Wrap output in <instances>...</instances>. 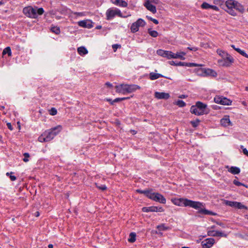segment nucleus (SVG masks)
<instances>
[{
	"mask_svg": "<svg viewBox=\"0 0 248 248\" xmlns=\"http://www.w3.org/2000/svg\"><path fill=\"white\" fill-rule=\"evenodd\" d=\"M118 6L123 7H126L127 6V3L126 1L123 0H120Z\"/></svg>",
	"mask_w": 248,
	"mask_h": 248,
	"instance_id": "c9c22d12",
	"label": "nucleus"
},
{
	"mask_svg": "<svg viewBox=\"0 0 248 248\" xmlns=\"http://www.w3.org/2000/svg\"><path fill=\"white\" fill-rule=\"evenodd\" d=\"M120 0H112L111 1L113 4L118 6Z\"/></svg>",
	"mask_w": 248,
	"mask_h": 248,
	"instance_id": "3c124183",
	"label": "nucleus"
},
{
	"mask_svg": "<svg viewBox=\"0 0 248 248\" xmlns=\"http://www.w3.org/2000/svg\"><path fill=\"white\" fill-rule=\"evenodd\" d=\"M62 130V127L58 125L45 131L38 139L41 142H48L53 140Z\"/></svg>",
	"mask_w": 248,
	"mask_h": 248,
	"instance_id": "7ed1b4c3",
	"label": "nucleus"
},
{
	"mask_svg": "<svg viewBox=\"0 0 248 248\" xmlns=\"http://www.w3.org/2000/svg\"><path fill=\"white\" fill-rule=\"evenodd\" d=\"M203 72L202 76H212L215 77L217 76V72L213 69L207 68L202 69Z\"/></svg>",
	"mask_w": 248,
	"mask_h": 248,
	"instance_id": "a211bd4d",
	"label": "nucleus"
},
{
	"mask_svg": "<svg viewBox=\"0 0 248 248\" xmlns=\"http://www.w3.org/2000/svg\"><path fill=\"white\" fill-rule=\"evenodd\" d=\"M157 228L159 231H165L168 230L169 227L166 226L164 224H161L160 225H158L157 227Z\"/></svg>",
	"mask_w": 248,
	"mask_h": 248,
	"instance_id": "473e14b6",
	"label": "nucleus"
},
{
	"mask_svg": "<svg viewBox=\"0 0 248 248\" xmlns=\"http://www.w3.org/2000/svg\"><path fill=\"white\" fill-rule=\"evenodd\" d=\"M210 9H212L213 10H214L215 11H218V10H219L218 7H217V6H215V5H211V7H210Z\"/></svg>",
	"mask_w": 248,
	"mask_h": 248,
	"instance_id": "8fccbe9b",
	"label": "nucleus"
},
{
	"mask_svg": "<svg viewBox=\"0 0 248 248\" xmlns=\"http://www.w3.org/2000/svg\"><path fill=\"white\" fill-rule=\"evenodd\" d=\"M235 50H236L237 52H238L239 53V52L241 51V49L237 47L236 48H235Z\"/></svg>",
	"mask_w": 248,
	"mask_h": 248,
	"instance_id": "052dcab7",
	"label": "nucleus"
},
{
	"mask_svg": "<svg viewBox=\"0 0 248 248\" xmlns=\"http://www.w3.org/2000/svg\"><path fill=\"white\" fill-rule=\"evenodd\" d=\"M146 22L142 18H139L136 21L133 22L130 27V31L132 33L137 32L139 31L140 27H144Z\"/></svg>",
	"mask_w": 248,
	"mask_h": 248,
	"instance_id": "1a4fd4ad",
	"label": "nucleus"
},
{
	"mask_svg": "<svg viewBox=\"0 0 248 248\" xmlns=\"http://www.w3.org/2000/svg\"><path fill=\"white\" fill-rule=\"evenodd\" d=\"M214 101L216 103L223 105H230L232 103V101L230 99H228L226 97L219 96H216L214 98Z\"/></svg>",
	"mask_w": 248,
	"mask_h": 248,
	"instance_id": "9b49d317",
	"label": "nucleus"
},
{
	"mask_svg": "<svg viewBox=\"0 0 248 248\" xmlns=\"http://www.w3.org/2000/svg\"><path fill=\"white\" fill-rule=\"evenodd\" d=\"M106 16L107 19L108 20L113 18L116 16L121 17H127V16H123L121 11L116 8L108 9L106 12Z\"/></svg>",
	"mask_w": 248,
	"mask_h": 248,
	"instance_id": "6e6552de",
	"label": "nucleus"
},
{
	"mask_svg": "<svg viewBox=\"0 0 248 248\" xmlns=\"http://www.w3.org/2000/svg\"><path fill=\"white\" fill-rule=\"evenodd\" d=\"M186 62H179L178 63H177L176 64V65H178V66H186Z\"/></svg>",
	"mask_w": 248,
	"mask_h": 248,
	"instance_id": "09e8293b",
	"label": "nucleus"
},
{
	"mask_svg": "<svg viewBox=\"0 0 248 248\" xmlns=\"http://www.w3.org/2000/svg\"><path fill=\"white\" fill-rule=\"evenodd\" d=\"M152 21H153L155 24H158V20H156V19H154H154L152 20Z\"/></svg>",
	"mask_w": 248,
	"mask_h": 248,
	"instance_id": "4d7b16f0",
	"label": "nucleus"
},
{
	"mask_svg": "<svg viewBox=\"0 0 248 248\" xmlns=\"http://www.w3.org/2000/svg\"><path fill=\"white\" fill-rule=\"evenodd\" d=\"M226 168L228 169L229 172L233 174H238L240 172V169L237 167H229V166H227Z\"/></svg>",
	"mask_w": 248,
	"mask_h": 248,
	"instance_id": "412c9836",
	"label": "nucleus"
},
{
	"mask_svg": "<svg viewBox=\"0 0 248 248\" xmlns=\"http://www.w3.org/2000/svg\"><path fill=\"white\" fill-rule=\"evenodd\" d=\"M186 66L188 67H193V66H202L201 64H198L195 63H186Z\"/></svg>",
	"mask_w": 248,
	"mask_h": 248,
	"instance_id": "37998d69",
	"label": "nucleus"
},
{
	"mask_svg": "<svg viewBox=\"0 0 248 248\" xmlns=\"http://www.w3.org/2000/svg\"><path fill=\"white\" fill-rule=\"evenodd\" d=\"M239 54H240L243 56L248 58V55L244 50H241L239 52Z\"/></svg>",
	"mask_w": 248,
	"mask_h": 248,
	"instance_id": "a18cd8bd",
	"label": "nucleus"
},
{
	"mask_svg": "<svg viewBox=\"0 0 248 248\" xmlns=\"http://www.w3.org/2000/svg\"><path fill=\"white\" fill-rule=\"evenodd\" d=\"M155 97L157 99H168L170 95L169 93L156 92L155 93Z\"/></svg>",
	"mask_w": 248,
	"mask_h": 248,
	"instance_id": "dca6fc26",
	"label": "nucleus"
},
{
	"mask_svg": "<svg viewBox=\"0 0 248 248\" xmlns=\"http://www.w3.org/2000/svg\"><path fill=\"white\" fill-rule=\"evenodd\" d=\"M7 125L8 128L10 130H12L13 129V127H12V124H11V123H7Z\"/></svg>",
	"mask_w": 248,
	"mask_h": 248,
	"instance_id": "864d4df0",
	"label": "nucleus"
},
{
	"mask_svg": "<svg viewBox=\"0 0 248 248\" xmlns=\"http://www.w3.org/2000/svg\"><path fill=\"white\" fill-rule=\"evenodd\" d=\"M127 98H125V97H123V98H116L114 101L113 102H118V101H121V100H125L126 99H127Z\"/></svg>",
	"mask_w": 248,
	"mask_h": 248,
	"instance_id": "de8ad7c7",
	"label": "nucleus"
},
{
	"mask_svg": "<svg viewBox=\"0 0 248 248\" xmlns=\"http://www.w3.org/2000/svg\"><path fill=\"white\" fill-rule=\"evenodd\" d=\"M57 109L54 108H51L50 110H49V114L51 115H52V116H54V115H55L57 114Z\"/></svg>",
	"mask_w": 248,
	"mask_h": 248,
	"instance_id": "58836bf2",
	"label": "nucleus"
},
{
	"mask_svg": "<svg viewBox=\"0 0 248 248\" xmlns=\"http://www.w3.org/2000/svg\"><path fill=\"white\" fill-rule=\"evenodd\" d=\"M207 234L208 236H220V237H226L227 235L224 234L222 232L217 231H213V230H209L207 232Z\"/></svg>",
	"mask_w": 248,
	"mask_h": 248,
	"instance_id": "6ab92c4d",
	"label": "nucleus"
},
{
	"mask_svg": "<svg viewBox=\"0 0 248 248\" xmlns=\"http://www.w3.org/2000/svg\"><path fill=\"white\" fill-rule=\"evenodd\" d=\"M105 85L107 86L108 87H110L112 86V84L110 83L109 82H107Z\"/></svg>",
	"mask_w": 248,
	"mask_h": 248,
	"instance_id": "13d9d810",
	"label": "nucleus"
},
{
	"mask_svg": "<svg viewBox=\"0 0 248 248\" xmlns=\"http://www.w3.org/2000/svg\"><path fill=\"white\" fill-rule=\"evenodd\" d=\"M231 47H232V48H233L234 50H235V48H237V47H236L235 46H234V45H231Z\"/></svg>",
	"mask_w": 248,
	"mask_h": 248,
	"instance_id": "0e129e2a",
	"label": "nucleus"
},
{
	"mask_svg": "<svg viewBox=\"0 0 248 248\" xmlns=\"http://www.w3.org/2000/svg\"><path fill=\"white\" fill-rule=\"evenodd\" d=\"M10 178L11 180L12 181H15L16 180V177L14 175H12V174H11L10 175Z\"/></svg>",
	"mask_w": 248,
	"mask_h": 248,
	"instance_id": "603ef678",
	"label": "nucleus"
},
{
	"mask_svg": "<svg viewBox=\"0 0 248 248\" xmlns=\"http://www.w3.org/2000/svg\"><path fill=\"white\" fill-rule=\"evenodd\" d=\"M199 123L200 121L198 119L191 122L192 125L194 127H196L199 125Z\"/></svg>",
	"mask_w": 248,
	"mask_h": 248,
	"instance_id": "ea45409f",
	"label": "nucleus"
},
{
	"mask_svg": "<svg viewBox=\"0 0 248 248\" xmlns=\"http://www.w3.org/2000/svg\"><path fill=\"white\" fill-rule=\"evenodd\" d=\"M176 104L180 107H183L186 106V103L181 100H179L176 102Z\"/></svg>",
	"mask_w": 248,
	"mask_h": 248,
	"instance_id": "72a5a7b5",
	"label": "nucleus"
},
{
	"mask_svg": "<svg viewBox=\"0 0 248 248\" xmlns=\"http://www.w3.org/2000/svg\"><path fill=\"white\" fill-rule=\"evenodd\" d=\"M99 189H101L103 190H105L107 188V187L105 185H103L100 186H98Z\"/></svg>",
	"mask_w": 248,
	"mask_h": 248,
	"instance_id": "5fc2aeb1",
	"label": "nucleus"
},
{
	"mask_svg": "<svg viewBox=\"0 0 248 248\" xmlns=\"http://www.w3.org/2000/svg\"><path fill=\"white\" fill-rule=\"evenodd\" d=\"M217 3L220 5V6L224 8L229 14L232 16L236 15L235 10L240 12H243L244 8L243 6L237 1L234 0H228L224 4V2L221 0H217Z\"/></svg>",
	"mask_w": 248,
	"mask_h": 248,
	"instance_id": "f03ea898",
	"label": "nucleus"
},
{
	"mask_svg": "<svg viewBox=\"0 0 248 248\" xmlns=\"http://www.w3.org/2000/svg\"><path fill=\"white\" fill-rule=\"evenodd\" d=\"M149 199L161 203H165L166 200L165 197L158 193L152 192L149 195Z\"/></svg>",
	"mask_w": 248,
	"mask_h": 248,
	"instance_id": "9d476101",
	"label": "nucleus"
},
{
	"mask_svg": "<svg viewBox=\"0 0 248 248\" xmlns=\"http://www.w3.org/2000/svg\"><path fill=\"white\" fill-rule=\"evenodd\" d=\"M170 62V64H171V65H176V63H175V62L174 61H170L169 62Z\"/></svg>",
	"mask_w": 248,
	"mask_h": 248,
	"instance_id": "bf43d9fd",
	"label": "nucleus"
},
{
	"mask_svg": "<svg viewBox=\"0 0 248 248\" xmlns=\"http://www.w3.org/2000/svg\"><path fill=\"white\" fill-rule=\"evenodd\" d=\"M235 202H232V201H225V203L226 205H228L231 207H234V203Z\"/></svg>",
	"mask_w": 248,
	"mask_h": 248,
	"instance_id": "e433bc0d",
	"label": "nucleus"
},
{
	"mask_svg": "<svg viewBox=\"0 0 248 248\" xmlns=\"http://www.w3.org/2000/svg\"><path fill=\"white\" fill-rule=\"evenodd\" d=\"M149 34L153 37H156L158 36V32L156 31L152 30L151 29H148Z\"/></svg>",
	"mask_w": 248,
	"mask_h": 248,
	"instance_id": "c756f323",
	"label": "nucleus"
},
{
	"mask_svg": "<svg viewBox=\"0 0 248 248\" xmlns=\"http://www.w3.org/2000/svg\"><path fill=\"white\" fill-rule=\"evenodd\" d=\"M86 15V12H73L70 14V17L71 18H77L78 17L84 16Z\"/></svg>",
	"mask_w": 248,
	"mask_h": 248,
	"instance_id": "5701e85b",
	"label": "nucleus"
},
{
	"mask_svg": "<svg viewBox=\"0 0 248 248\" xmlns=\"http://www.w3.org/2000/svg\"><path fill=\"white\" fill-rule=\"evenodd\" d=\"M217 53L219 56H220L221 57V58L227 56L229 54V53L226 51L222 50L220 49H217Z\"/></svg>",
	"mask_w": 248,
	"mask_h": 248,
	"instance_id": "a878e982",
	"label": "nucleus"
},
{
	"mask_svg": "<svg viewBox=\"0 0 248 248\" xmlns=\"http://www.w3.org/2000/svg\"><path fill=\"white\" fill-rule=\"evenodd\" d=\"M136 233L134 232H131L129 235V237L128 238V241L131 243L134 242L136 240Z\"/></svg>",
	"mask_w": 248,
	"mask_h": 248,
	"instance_id": "cd10ccee",
	"label": "nucleus"
},
{
	"mask_svg": "<svg viewBox=\"0 0 248 248\" xmlns=\"http://www.w3.org/2000/svg\"><path fill=\"white\" fill-rule=\"evenodd\" d=\"M162 75L160 74H158V73H154V72H152L150 74V78L151 79V80H155L156 79H157L160 77H162Z\"/></svg>",
	"mask_w": 248,
	"mask_h": 248,
	"instance_id": "393cba45",
	"label": "nucleus"
},
{
	"mask_svg": "<svg viewBox=\"0 0 248 248\" xmlns=\"http://www.w3.org/2000/svg\"><path fill=\"white\" fill-rule=\"evenodd\" d=\"M142 211L144 212H163L164 210L162 207L152 206L150 207H144L142 208Z\"/></svg>",
	"mask_w": 248,
	"mask_h": 248,
	"instance_id": "f8f14e48",
	"label": "nucleus"
},
{
	"mask_svg": "<svg viewBox=\"0 0 248 248\" xmlns=\"http://www.w3.org/2000/svg\"><path fill=\"white\" fill-rule=\"evenodd\" d=\"M78 52L80 55L83 56L87 54L88 51L84 46H80L78 47Z\"/></svg>",
	"mask_w": 248,
	"mask_h": 248,
	"instance_id": "b1692460",
	"label": "nucleus"
},
{
	"mask_svg": "<svg viewBox=\"0 0 248 248\" xmlns=\"http://www.w3.org/2000/svg\"><path fill=\"white\" fill-rule=\"evenodd\" d=\"M187 49L190 50H193V51H196L197 50V48L196 47H188Z\"/></svg>",
	"mask_w": 248,
	"mask_h": 248,
	"instance_id": "6e6d98bb",
	"label": "nucleus"
},
{
	"mask_svg": "<svg viewBox=\"0 0 248 248\" xmlns=\"http://www.w3.org/2000/svg\"><path fill=\"white\" fill-rule=\"evenodd\" d=\"M215 243V240L213 238H208L203 240L202 243V248H211Z\"/></svg>",
	"mask_w": 248,
	"mask_h": 248,
	"instance_id": "ddd939ff",
	"label": "nucleus"
},
{
	"mask_svg": "<svg viewBox=\"0 0 248 248\" xmlns=\"http://www.w3.org/2000/svg\"><path fill=\"white\" fill-rule=\"evenodd\" d=\"M145 7L150 11L155 14L156 12V9L155 6L151 3L149 1H146L144 3Z\"/></svg>",
	"mask_w": 248,
	"mask_h": 248,
	"instance_id": "4be33fe9",
	"label": "nucleus"
},
{
	"mask_svg": "<svg viewBox=\"0 0 248 248\" xmlns=\"http://www.w3.org/2000/svg\"><path fill=\"white\" fill-rule=\"evenodd\" d=\"M206 108V104L201 102H197L195 105L191 107L190 111L192 113L196 115H202L208 113Z\"/></svg>",
	"mask_w": 248,
	"mask_h": 248,
	"instance_id": "423d86ee",
	"label": "nucleus"
},
{
	"mask_svg": "<svg viewBox=\"0 0 248 248\" xmlns=\"http://www.w3.org/2000/svg\"><path fill=\"white\" fill-rule=\"evenodd\" d=\"M24 158L23 159V160L25 162H27L29 161V157H30V155L27 153H25L24 154Z\"/></svg>",
	"mask_w": 248,
	"mask_h": 248,
	"instance_id": "79ce46f5",
	"label": "nucleus"
},
{
	"mask_svg": "<svg viewBox=\"0 0 248 248\" xmlns=\"http://www.w3.org/2000/svg\"><path fill=\"white\" fill-rule=\"evenodd\" d=\"M51 31L56 34H58L60 33V28L57 26L52 27L51 28Z\"/></svg>",
	"mask_w": 248,
	"mask_h": 248,
	"instance_id": "2f4dec72",
	"label": "nucleus"
},
{
	"mask_svg": "<svg viewBox=\"0 0 248 248\" xmlns=\"http://www.w3.org/2000/svg\"><path fill=\"white\" fill-rule=\"evenodd\" d=\"M78 24L80 27L88 29H91L93 27V22L89 19L79 21Z\"/></svg>",
	"mask_w": 248,
	"mask_h": 248,
	"instance_id": "2eb2a0df",
	"label": "nucleus"
},
{
	"mask_svg": "<svg viewBox=\"0 0 248 248\" xmlns=\"http://www.w3.org/2000/svg\"><path fill=\"white\" fill-rule=\"evenodd\" d=\"M53 246L52 244H49L48 246V248H53Z\"/></svg>",
	"mask_w": 248,
	"mask_h": 248,
	"instance_id": "680f3d73",
	"label": "nucleus"
},
{
	"mask_svg": "<svg viewBox=\"0 0 248 248\" xmlns=\"http://www.w3.org/2000/svg\"><path fill=\"white\" fill-rule=\"evenodd\" d=\"M136 191L138 192V193H141V194H144L145 195H146L148 198H149V195L151 194V190H140V189H137L136 190Z\"/></svg>",
	"mask_w": 248,
	"mask_h": 248,
	"instance_id": "bb28decb",
	"label": "nucleus"
},
{
	"mask_svg": "<svg viewBox=\"0 0 248 248\" xmlns=\"http://www.w3.org/2000/svg\"><path fill=\"white\" fill-rule=\"evenodd\" d=\"M13 174V172H10V173H9V172H7V173H6V175H7V176H10V175L11 174Z\"/></svg>",
	"mask_w": 248,
	"mask_h": 248,
	"instance_id": "e2e57ef3",
	"label": "nucleus"
},
{
	"mask_svg": "<svg viewBox=\"0 0 248 248\" xmlns=\"http://www.w3.org/2000/svg\"><path fill=\"white\" fill-rule=\"evenodd\" d=\"M2 54L3 55L8 54L9 56H11L12 55V52L10 47L8 46L4 48L3 50Z\"/></svg>",
	"mask_w": 248,
	"mask_h": 248,
	"instance_id": "7c9ffc66",
	"label": "nucleus"
},
{
	"mask_svg": "<svg viewBox=\"0 0 248 248\" xmlns=\"http://www.w3.org/2000/svg\"><path fill=\"white\" fill-rule=\"evenodd\" d=\"M172 202L179 206H189L198 211V212L204 215H215L212 212L206 210L204 207V204L199 202L193 201L185 198H172Z\"/></svg>",
	"mask_w": 248,
	"mask_h": 248,
	"instance_id": "f257e3e1",
	"label": "nucleus"
},
{
	"mask_svg": "<svg viewBox=\"0 0 248 248\" xmlns=\"http://www.w3.org/2000/svg\"><path fill=\"white\" fill-rule=\"evenodd\" d=\"M234 207L235 208L238 209H246L247 207L243 205L241 202H235L234 203Z\"/></svg>",
	"mask_w": 248,
	"mask_h": 248,
	"instance_id": "c85d7f7f",
	"label": "nucleus"
},
{
	"mask_svg": "<svg viewBox=\"0 0 248 248\" xmlns=\"http://www.w3.org/2000/svg\"><path fill=\"white\" fill-rule=\"evenodd\" d=\"M220 124L222 126L224 127L232 125V124L230 120L229 116L228 115L224 116V117L220 120Z\"/></svg>",
	"mask_w": 248,
	"mask_h": 248,
	"instance_id": "f3484780",
	"label": "nucleus"
},
{
	"mask_svg": "<svg viewBox=\"0 0 248 248\" xmlns=\"http://www.w3.org/2000/svg\"><path fill=\"white\" fill-rule=\"evenodd\" d=\"M147 17L149 19H150V20H151V21H152V20L154 19V18H153L152 17H149V16H147Z\"/></svg>",
	"mask_w": 248,
	"mask_h": 248,
	"instance_id": "69168bd1",
	"label": "nucleus"
},
{
	"mask_svg": "<svg viewBox=\"0 0 248 248\" xmlns=\"http://www.w3.org/2000/svg\"><path fill=\"white\" fill-rule=\"evenodd\" d=\"M172 53L170 51H166L162 49H158L156 51L157 55L168 59H172Z\"/></svg>",
	"mask_w": 248,
	"mask_h": 248,
	"instance_id": "4468645a",
	"label": "nucleus"
},
{
	"mask_svg": "<svg viewBox=\"0 0 248 248\" xmlns=\"http://www.w3.org/2000/svg\"><path fill=\"white\" fill-rule=\"evenodd\" d=\"M23 12L25 15L30 18H36L38 16L42 15L44 11L42 8H37L28 6L23 9Z\"/></svg>",
	"mask_w": 248,
	"mask_h": 248,
	"instance_id": "39448f33",
	"label": "nucleus"
},
{
	"mask_svg": "<svg viewBox=\"0 0 248 248\" xmlns=\"http://www.w3.org/2000/svg\"><path fill=\"white\" fill-rule=\"evenodd\" d=\"M115 88L117 92L123 94H125L133 93L137 90L140 89V87L139 86L135 84L128 85L122 84L116 86Z\"/></svg>",
	"mask_w": 248,
	"mask_h": 248,
	"instance_id": "20e7f679",
	"label": "nucleus"
},
{
	"mask_svg": "<svg viewBox=\"0 0 248 248\" xmlns=\"http://www.w3.org/2000/svg\"><path fill=\"white\" fill-rule=\"evenodd\" d=\"M121 47V46L120 45L118 44H115L112 45V48L113 49V50L114 52H115L117 49Z\"/></svg>",
	"mask_w": 248,
	"mask_h": 248,
	"instance_id": "c03bdc74",
	"label": "nucleus"
},
{
	"mask_svg": "<svg viewBox=\"0 0 248 248\" xmlns=\"http://www.w3.org/2000/svg\"><path fill=\"white\" fill-rule=\"evenodd\" d=\"M96 28L97 29H100L101 28V26H98L96 27Z\"/></svg>",
	"mask_w": 248,
	"mask_h": 248,
	"instance_id": "774afa93",
	"label": "nucleus"
},
{
	"mask_svg": "<svg viewBox=\"0 0 248 248\" xmlns=\"http://www.w3.org/2000/svg\"><path fill=\"white\" fill-rule=\"evenodd\" d=\"M201 7L202 9H210V7H211V5H210L206 2H203L202 4Z\"/></svg>",
	"mask_w": 248,
	"mask_h": 248,
	"instance_id": "f704fd0d",
	"label": "nucleus"
},
{
	"mask_svg": "<svg viewBox=\"0 0 248 248\" xmlns=\"http://www.w3.org/2000/svg\"><path fill=\"white\" fill-rule=\"evenodd\" d=\"M233 183L235 185H236L237 186H244L247 187V186L246 185H245V184H244L243 183H241V182H239L237 180H234L233 181Z\"/></svg>",
	"mask_w": 248,
	"mask_h": 248,
	"instance_id": "4c0bfd02",
	"label": "nucleus"
},
{
	"mask_svg": "<svg viewBox=\"0 0 248 248\" xmlns=\"http://www.w3.org/2000/svg\"><path fill=\"white\" fill-rule=\"evenodd\" d=\"M240 148L242 150V152H243V154L245 155H246L247 156H248V150L246 148H245L244 146H243V145H241Z\"/></svg>",
	"mask_w": 248,
	"mask_h": 248,
	"instance_id": "a19ab883",
	"label": "nucleus"
},
{
	"mask_svg": "<svg viewBox=\"0 0 248 248\" xmlns=\"http://www.w3.org/2000/svg\"><path fill=\"white\" fill-rule=\"evenodd\" d=\"M234 62L233 58L229 54L227 56L218 60L217 63L219 66L229 67L232 65Z\"/></svg>",
	"mask_w": 248,
	"mask_h": 248,
	"instance_id": "0eeeda50",
	"label": "nucleus"
},
{
	"mask_svg": "<svg viewBox=\"0 0 248 248\" xmlns=\"http://www.w3.org/2000/svg\"><path fill=\"white\" fill-rule=\"evenodd\" d=\"M239 54H240L243 56L248 58V55L244 50H241L239 52Z\"/></svg>",
	"mask_w": 248,
	"mask_h": 248,
	"instance_id": "49530a36",
	"label": "nucleus"
},
{
	"mask_svg": "<svg viewBox=\"0 0 248 248\" xmlns=\"http://www.w3.org/2000/svg\"><path fill=\"white\" fill-rule=\"evenodd\" d=\"M186 53L184 51L177 52L176 53H172V59H179L182 60H185V55Z\"/></svg>",
	"mask_w": 248,
	"mask_h": 248,
	"instance_id": "aec40b11",
	"label": "nucleus"
},
{
	"mask_svg": "<svg viewBox=\"0 0 248 248\" xmlns=\"http://www.w3.org/2000/svg\"><path fill=\"white\" fill-rule=\"evenodd\" d=\"M35 214L36 217H38L39 216V213L38 212H36Z\"/></svg>",
	"mask_w": 248,
	"mask_h": 248,
	"instance_id": "338daca9",
	"label": "nucleus"
}]
</instances>
